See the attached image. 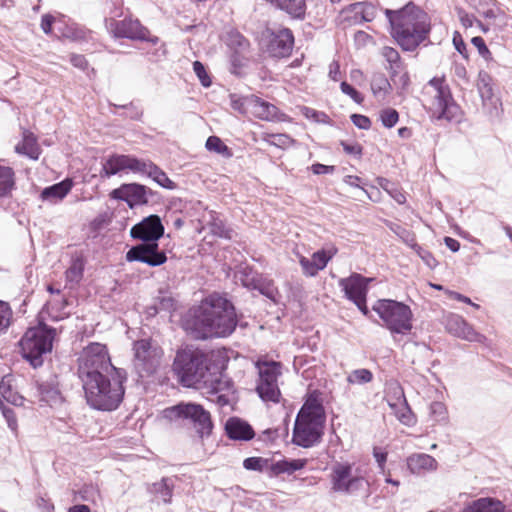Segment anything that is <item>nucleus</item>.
<instances>
[{"instance_id":"423d86ee","label":"nucleus","mask_w":512,"mask_h":512,"mask_svg":"<svg viewBox=\"0 0 512 512\" xmlns=\"http://www.w3.org/2000/svg\"><path fill=\"white\" fill-rule=\"evenodd\" d=\"M55 329L47 325L29 328L20 340L23 357L37 368L43 364V355L52 350Z\"/></svg>"},{"instance_id":"cd10ccee","label":"nucleus","mask_w":512,"mask_h":512,"mask_svg":"<svg viewBox=\"0 0 512 512\" xmlns=\"http://www.w3.org/2000/svg\"><path fill=\"white\" fill-rule=\"evenodd\" d=\"M210 382V391L212 395H215V401L219 406L228 405L230 402L229 392L232 390V385L228 380H222L220 377H212Z\"/></svg>"},{"instance_id":"6ab92c4d","label":"nucleus","mask_w":512,"mask_h":512,"mask_svg":"<svg viewBox=\"0 0 512 512\" xmlns=\"http://www.w3.org/2000/svg\"><path fill=\"white\" fill-rule=\"evenodd\" d=\"M164 227L161 219L157 215H150L144 218L141 222L135 224L131 230L130 235L134 239H139L144 242H157L163 236Z\"/></svg>"},{"instance_id":"5fc2aeb1","label":"nucleus","mask_w":512,"mask_h":512,"mask_svg":"<svg viewBox=\"0 0 512 512\" xmlns=\"http://www.w3.org/2000/svg\"><path fill=\"white\" fill-rule=\"evenodd\" d=\"M303 114L310 119H313L316 122L326 123L329 120V117L324 112L317 111L315 109L304 107Z\"/></svg>"},{"instance_id":"e433bc0d","label":"nucleus","mask_w":512,"mask_h":512,"mask_svg":"<svg viewBox=\"0 0 512 512\" xmlns=\"http://www.w3.org/2000/svg\"><path fill=\"white\" fill-rule=\"evenodd\" d=\"M378 185L385 190L398 204H404L406 197L397 185L386 178H378Z\"/></svg>"},{"instance_id":"f3484780","label":"nucleus","mask_w":512,"mask_h":512,"mask_svg":"<svg viewBox=\"0 0 512 512\" xmlns=\"http://www.w3.org/2000/svg\"><path fill=\"white\" fill-rule=\"evenodd\" d=\"M128 262L138 261L149 266L156 267L166 262L167 257L163 251L159 250L157 242H142L133 246L126 253Z\"/></svg>"},{"instance_id":"4be33fe9","label":"nucleus","mask_w":512,"mask_h":512,"mask_svg":"<svg viewBox=\"0 0 512 512\" xmlns=\"http://www.w3.org/2000/svg\"><path fill=\"white\" fill-rule=\"evenodd\" d=\"M361 281H364V276L359 273H352L349 277L341 278L338 282L345 297L351 302L367 297V289L363 286Z\"/></svg>"},{"instance_id":"7ed1b4c3","label":"nucleus","mask_w":512,"mask_h":512,"mask_svg":"<svg viewBox=\"0 0 512 512\" xmlns=\"http://www.w3.org/2000/svg\"><path fill=\"white\" fill-rule=\"evenodd\" d=\"M126 380L124 370L117 373H104L96 377L82 379L87 403L98 410L116 409L124 396L123 382Z\"/></svg>"},{"instance_id":"5701e85b","label":"nucleus","mask_w":512,"mask_h":512,"mask_svg":"<svg viewBox=\"0 0 512 512\" xmlns=\"http://www.w3.org/2000/svg\"><path fill=\"white\" fill-rule=\"evenodd\" d=\"M250 114L264 121H283L286 115L272 103L255 95Z\"/></svg>"},{"instance_id":"864d4df0","label":"nucleus","mask_w":512,"mask_h":512,"mask_svg":"<svg viewBox=\"0 0 512 512\" xmlns=\"http://www.w3.org/2000/svg\"><path fill=\"white\" fill-rule=\"evenodd\" d=\"M398 420L405 425H412L414 423V416L410 408L406 405V402L402 404L399 411L396 412Z\"/></svg>"},{"instance_id":"f03ea898","label":"nucleus","mask_w":512,"mask_h":512,"mask_svg":"<svg viewBox=\"0 0 512 512\" xmlns=\"http://www.w3.org/2000/svg\"><path fill=\"white\" fill-rule=\"evenodd\" d=\"M391 35L404 51L412 52L429 38L431 23L427 13L409 2L399 10L386 9Z\"/></svg>"},{"instance_id":"774afa93","label":"nucleus","mask_w":512,"mask_h":512,"mask_svg":"<svg viewBox=\"0 0 512 512\" xmlns=\"http://www.w3.org/2000/svg\"><path fill=\"white\" fill-rule=\"evenodd\" d=\"M311 170L314 174H328L333 172L334 167L333 166H327L323 165L321 163H316L311 166Z\"/></svg>"},{"instance_id":"4d7b16f0","label":"nucleus","mask_w":512,"mask_h":512,"mask_svg":"<svg viewBox=\"0 0 512 512\" xmlns=\"http://www.w3.org/2000/svg\"><path fill=\"white\" fill-rule=\"evenodd\" d=\"M430 413L435 417L436 421H442L446 419V407L442 402L431 403Z\"/></svg>"},{"instance_id":"680f3d73","label":"nucleus","mask_w":512,"mask_h":512,"mask_svg":"<svg viewBox=\"0 0 512 512\" xmlns=\"http://www.w3.org/2000/svg\"><path fill=\"white\" fill-rule=\"evenodd\" d=\"M344 151L353 156V157H359L361 156L362 147L357 143H348V142H342Z\"/></svg>"},{"instance_id":"9b49d317","label":"nucleus","mask_w":512,"mask_h":512,"mask_svg":"<svg viewBox=\"0 0 512 512\" xmlns=\"http://www.w3.org/2000/svg\"><path fill=\"white\" fill-rule=\"evenodd\" d=\"M100 176L109 178L130 169L134 172L145 173L164 188H173L174 183L153 162H101Z\"/></svg>"},{"instance_id":"69168bd1","label":"nucleus","mask_w":512,"mask_h":512,"mask_svg":"<svg viewBox=\"0 0 512 512\" xmlns=\"http://www.w3.org/2000/svg\"><path fill=\"white\" fill-rule=\"evenodd\" d=\"M458 14L463 26H465L466 28L473 26L475 20V17L473 15L468 14L462 9L459 10Z\"/></svg>"},{"instance_id":"bb28decb","label":"nucleus","mask_w":512,"mask_h":512,"mask_svg":"<svg viewBox=\"0 0 512 512\" xmlns=\"http://www.w3.org/2000/svg\"><path fill=\"white\" fill-rule=\"evenodd\" d=\"M437 461L431 455L415 453L407 458L408 469L413 474H423L437 469Z\"/></svg>"},{"instance_id":"de8ad7c7","label":"nucleus","mask_w":512,"mask_h":512,"mask_svg":"<svg viewBox=\"0 0 512 512\" xmlns=\"http://www.w3.org/2000/svg\"><path fill=\"white\" fill-rule=\"evenodd\" d=\"M392 231L403 240L408 246L415 247L416 246V238L415 234L399 225H395V227H391Z\"/></svg>"},{"instance_id":"13d9d810","label":"nucleus","mask_w":512,"mask_h":512,"mask_svg":"<svg viewBox=\"0 0 512 512\" xmlns=\"http://www.w3.org/2000/svg\"><path fill=\"white\" fill-rule=\"evenodd\" d=\"M453 45L455 47V50L459 54H461L464 58H468L466 44H465L464 40L462 39L460 33L457 31L453 35Z\"/></svg>"},{"instance_id":"49530a36","label":"nucleus","mask_w":512,"mask_h":512,"mask_svg":"<svg viewBox=\"0 0 512 512\" xmlns=\"http://www.w3.org/2000/svg\"><path fill=\"white\" fill-rule=\"evenodd\" d=\"M268 465V460L262 457H249L243 461L246 470L262 472Z\"/></svg>"},{"instance_id":"ddd939ff","label":"nucleus","mask_w":512,"mask_h":512,"mask_svg":"<svg viewBox=\"0 0 512 512\" xmlns=\"http://www.w3.org/2000/svg\"><path fill=\"white\" fill-rule=\"evenodd\" d=\"M259 380L256 386L260 398L264 401L279 402L280 389L278 377L281 375V366L277 362L258 363Z\"/></svg>"},{"instance_id":"6e6d98bb","label":"nucleus","mask_w":512,"mask_h":512,"mask_svg":"<svg viewBox=\"0 0 512 512\" xmlns=\"http://www.w3.org/2000/svg\"><path fill=\"white\" fill-rule=\"evenodd\" d=\"M350 119L359 129L368 130L371 127V120L365 115L355 113L350 116Z\"/></svg>"},{"instance_id":"72a5a7b5","label":"nucleus","mask_w":512,"mask_h":512,"mask_svg":"<svg viewBox=\"0 0 512 512\" xmlns=\"http://www.w3.org/2000/svg\"><path fill=\"white\" fill-rule=\"evenodd\" d=\"M238 279L248 289L261 290L262 277L253 268L245 266L238 271Z\"/></svg>"},{"instance_id":"09e8293b","label":"nucleus","mask_w":512,"mask_h":512,"mask_svg":"<svg viewBox=\"0 0 512 512\" xmlns=\"http://www.w3.org/2000/svg\"><path fill=\"white\" fill-rule=\"evenodd\" d=\"M83 275V266L81 262H73V264L65 272L66 280L68 282L78 283Z\"/></svg>"},{"instance_id":"79ce46f5","label":"nucleus","mask_w":512,"mask_h":512,"mask_svg":"<svg viewBox=\"0 0 512 512\" xmlns=\"http://www.w3.org/2000/svg\"><path fill=\"white\" fill-rule=\"evenodd\" d=\"M380 120L384 127L392 128L399 120V113L394 108H385L380 111Z\"/></svg>"},{"instance_id":"a878e982","label":"nucleus","mask_w":512,"mask_h":512,"mask_svg":"<svg viewBox=\"0 0 512 512\" xmlns=\"http://www.w3.org/2000/svg\"><path fill=\"white\" fill-rule=\"evenodd\" d=\"M14 149L17 154L26 156L31 160H38L41 154L37 137L33 132L27 129L23 130L22 140L15 145Z\"/></svg>"},{"instance_id":"0e129e2a","label":"nucleus","mask_w":512,"mask_h":512,"mask_svg":"<svg viewBox=\"0 0 512 512\" xmlns=\"http://www.w3.org/2000/svg\"><path fill=\"white\" fill-rule=\"evenodd\" d=\"M471 43L478 49L479 54H489V49L481 36L473 37Z\"/></svg>"},{"instance_id":"e2e57ef3","label":"nucleus","mask_w":512,"mask_h":512,"mask_svg":"<svg viewBox=\"0 0 512 512\" xmlns=\"http://www.w3.org/2000/svg\"><path fill=\"white\" fill-rule=\"evenodd\" d=\"M55 21V18L51 14H44L41 18V29L45 34H50L52 32V26Z\"/></svg>"},{"instance_id":"c756f323","label":"nucleus","mask_w":512,"mask_h":512,"mask_svg":"<svg viewBox=\"0 0 512 512\" xmlns=\"http://www.w3.org/2000/svg\"><path fill=\"white\" fill-rule=\"evenodd\" d=\"M482 99L483 107L487 110L491 117H499L502 112V103L493 93L492 87H482L478 89Z\"/></svg>"},{"instance_id":"9d476101","label":"nucleus","mask_w":512,"mask_h":512,"mask_svg":"<svg viewBox=\"0 0 512 512\" xmlns=\"http://www.w3.org/2000/svg\"><path fill=\"white\" fill-rule=\"evenodd\" d=\"M162 357V348L150 338L133 343V368L141 378L153 375L159 368Z\"/></svg>"},{"instance_id":"ea45409f","label":"nucleus","mask_w":512,"mask_h":512,"mask_svg":"<svg viewBox=\"0 0 512 512\" xmlns=\"http://www.w3.org/2000/svg\"><path fill=\"white\" fill-rule=\"evenodd\" d=\"M371 90L374 95H379L383 93L386 95L391 90V84L386 76L382 73L375 74L371 81Z\"/></svg>"},{"instance_id":"473e14b6","label":"nucleus","mask_w":512,"mask_h":512,"mask_svg":"<svg viewBox=\"0 0 512 512\" xmlns=\"http://www.w3.org/2000/svg\"><path fill=\"white\" fill-rule=\"evenodd\" d=\"M463 512H504V505L499 500L480 498L468 505Z\"/></svg>"},{"instance_id":"4c0bfd02","label":"nucleus","mask_w":512,"mask_h":512,"mask_svg":"<svg viewBox=\"0 0 512 512\" xmlns=\"http://www.w3.org/2000/svg\"><path fill=\"white\" fill-rule=\"evenodd\" d=\"M14 186V172L10 167L0 166V198L6 196Z\"/></svg>"},{"instance_id":"c9c22d12","label":"nucleus","mask_w":512,"mask_h":512,"mask_svg":"<svg viewBox=\"0 0 512 512\" xmlns=\"http://www.w3.org/2000/svg\"><path fill=\"white\" fill-rule=\"evenodd\" d=\"M205 147L208 151L215 152L223 158H230L233 156L231 149L215 135L208 137Z\"/></svg>"},{"instance_id":"58836bf2","label":"nucleus","mask_w":512,"mask_h":512,"mask_svg":"<svg viewBox=\"0 0 512 512\" xmlns=\"http://www.w3.org/2000/svg\"><path fill=\"white\" fill-rule=\"evenodd\" d=\"M346 380L352 385H364L373 380V373L366 368L355 369L348 374Z\"/></svg>"},{"instance_id":"39448f33","label":"nucleus","mask_w":512,"mask_h":512,"mask_svg":"<svg viewBox=\"0 0 512 512\" xmlns=\"http://www.w3.org/2000/svg\"><path fill=\"white\" fill-rule=\"evenodd\" d=\"M173 372L186 387H198L208 383V365L204 353L199 349L179 350L173 362Z\"/></svg>"},{"instance_id":"a211bd4d","label":"nucleus","mask_w":512,"mask_h":512,"mask_svg":"<svg viewBox=\"0 0 512 512\" xmlns=\"http://www.w3.org/2000/svg\"><path fill=\"white\" fill-rule=\"evenodd\" d=\"M338 249L335 246H329L314 252L311 258L300 255L299 264L302 272L307 277H314L319 271L323 270L328 262L337 254Z\"/></svg>"},{"instance_id":"37998d69","label":"nucleus","mask_w":512,"mask_h":512,"mask_svg":"<svg viewBox=\"0 0 512 512\" xmlns=\"http://www.w3.org/2000/svg\"><path fill=\"white\" fill-rule=\"evenodd\" d=\"M12 319V310L7 302L0 300V334L5 332L10 326Z\"/></svg>"},{"instance_id":"8fccbe9b","label":"nucleus","mask_w":512,"mask_h":512,"mask_svg":"<svg viewBox=\"0 0 512 512\" xmlns=\"http://www.w3.org/2000/svg\"><path fill=\"white\" fill-rule=\"evenodd\" d=\"M340 89L342 93L348 95L355 103L361 104L364 101L363 95L346 81L341 82Z\"/></svg>"},{"instance_id":"bf43d9fd","label":"nucleus","mask_w":512,"mask_h":512,"mask_svg":"<svg viewBox=\"0 0 512 512\" xmlns=\"http://www.w3.org/2000/svg\"><path fill=\"white\" fill-rule=\"evenodd\" d=\"M387 452L380 447H374L373 456L378 464L379 469L384 473L385 464L387 461Z\"/></svg>"},{"instance_id":"2eb2a0df","label":"nucleus","mask_w":512,"mask_h":512,"mask_svg":"<svg viewBox=\"0 0 512 512\" xmlns=\"http://www.w3.org/2000/svg\"><path fill=\"white\" fill-rule=\"evenodd\" d=\"M264 37L266 52L271 57L285 58L290 56L294 45V36L289 28H267Z\"/></svg>"},{"instance_id":"f8f14e48","label":"nucleus","mask_w":512,"mask_h":512,"mask_svg":"<svg viewBox=\"0 0 512 512\" xmlns=\"http://www.w3.org/2000/svg\"><path fill=\"white\" fill-rule=\"evenodd\" d=\"M353 472V465L350 463H336L332 467L331 483L335 492L355 494L361 489L369 486L364 476Z\"/></svg>"},{"instance_id":"c85d7f7f","label":"nucleus","mask_w":512,"mask_h":512,"mask_svg":"<svg viewBox=\"0 0 512 512\" xmlns=\"http://www.w3.org/2000/svg\"><path fill=\"white\" fill-rule=\"evenodd\" d=\"M71 188L72 182L70 180H64L44 188L41 192V198L43 201L56 203L62 200L70 192Z\"/></svg>"},{"instance_id":"dca6fc26","label":"nucleus","mask_w":512,"mask_h":512,"mask_svg":"<svg viewBox=\"0 0 512 512\" xmlns=\"http://www.w3.org/2000/svg\"><path fill=\"white\" fill-rule=\"evenodd\" d=\"M108 27L115 38L147 41L153 45H156L159 42V38L156 36H150L149 30L142 26L138 19H110Z\"/></svg>"},{"instance_id":"6e6552de","label":"nucleus","mask_w":512,"mask_h":512,"mask_svg":"<svg viewBox=\"0 0 512 512\" xmlns=\"http://www.w3.org/2000/svg\"><path fill=\"white\" fill-rule=\"evenodd\" d=\"M162 415L169 421H189L200 437L210 435L213 428L210 413L197 403L180 402L164 409Z\"/></svg>"},{"instance_id":"412c9836","label":"nucleus","mask_w":512,"mask_h":512,"mask_svg":"<svg viewBox=\"0 0 512 512\" xmlns=\"http://www.w3.org/2000/svg\"><path fill=\"white\" fill-rule=\"evenodd\" d=\"M112 197L125 201L131 208L148 202L145 186L135 183L124 184L113 190Z\"/></svg>"},{"instance_id":"393cba45","label":"nucleus","mask_w":512,"mask_h":512,"mask_svg":"<svg viewBox=\"0 0 512 512\" xmlns=\"http://www.w3.org/2000/svg\"><path fill=\"white\" fill-rule=\"evenodd\" d=\"M225 431L232 440L249 441L255 436L251 425L237 417H232L227 420Z\"/></svg>"},{"instance_id":"aec40b11","label":"nucleus","mask_w":512,"mask_h":512,"mask_svg":"<svg viewBox=\"0 0 512 512\" xmlns=\"http://www.w3.org/2000/svg\"><path fill=\"white\" fill-rule=\"evenodd\" d=\"M447 331L467 341L481 342L485 337L473 330V328L459 315L450 314L445 319Z\"/></svg>"},{"instance_id":"2f4dec72","label":"nucleus","mask_w":512,"mask_h":512,"mask_svg":"<svg viewBox=\"0 0 512 512\" xmlns=\"http://www.w3.org/2000/svg\"><path fill=\"white\" fill-rule=\"evenodd\" d=\"M349 10L354 12V24L371 22L376 15V8L373 4L367 2H357L349 6Z\"/></svg>"},{"instance_id":"603ef678","label":"nucleus","mask_w":512,"mask_h":512,"mask_svg":"<svg viewBox=\"0 0 512 512\" xmlns=\"http://www.w3.org/2000/svg\"><path fill=\"white\" fill-rule=\"evenodd\" d=\"M269 142L279 148H286L293 143V139L287 134H271Z\"/></svg>"},{"instance_id":"052dcab7","label":"nucleus","mask_w":512,"mask_h":512,"mask_svg":"<svg viewBox=\"0 0 512 512\" xmlns=\"http://www.w3.org/2000/svg\"><path fill=\"white\" fill-rule=\"evenodd\" d=\"M69 61L74 67L80 70L85 71L88 68V61L84 55L73 53L70 55Z\"/></svg>"},{"instance_id":"c03bdc74","label":"nucleus","mask_w":512,"mask_h":512,"mask_svg":"<svg viewBox=\"0 0 512 512\" xmlns=\"http://www.w3.org/2000/svg\"><path fill=\"white\" fill-rule=\"evenodd\" d=\"M193 71L195 75L198 77L200 83L204 87H210L212 84V80L210 75L208 74L205 65L200 61L193 62Z\"/></svg>"},{"instance_id":"a18cd8bd","label":"nucleus","mask_w":512,"mask_h":512,"mask_svg":"<svg viewBox=\"0 0 512 512\" xmlns=\"http://www.w3.org/2000/svg\"><path fill=\"white\" fill-rule=\"evenodd\" d=\"M382 55L390 66L394 68H403L400 54L396 49L386 46L383 48Z\"/></svg>"},{"instance_id":"7c9ffc66","label":"nucleus","mask_w":512,"mask_h":512,"mask_svg":"<svg viewBox=\"0 0 512 512\" xmlns=\"http://www.w3.org/2000/svg\"><path fill=\"white\" fill-rule=\"evenodd\" d=\"M307 464L306 459H282L276 462H273L270 465V471L274 475L280 474H292L295 471L303 469Z\"/></svg>"},{"instance_id":"338daca9","label":"nucleus","mask_w":512,"mask_h":512,"mask_svg":"<svg viewBox=\"0 0 512 512\" xmlns=\"http://www.w3.org/2000/svg\"><path fill=\"white\" fill-rule=\"evenodd\" d=\"M121 107L129 110V117L131 119L139 120L143 115V111L135 107L132 102Z\"/></svg>"},{"instance_id":"1a4fd4ad","label":"nucleus","mask_w":512,"mask_h":512,"mask_svg":"<svg viewBox=\"0 0 512 512\" xmlns=\"http://www.w3.org/2000/svg\"><path fill=\"white\" fill-rule=\"evenodd\" d=\"M373 310L379 315L385 327L392 334L405 335L413 327L412 311L409 306L402 302L382 299L377 302Z\"/></svg>"},{"instance_id":"20e7f679","label":"nucleus","mask_w":512,"mask_h":512,"mask_svg":"<svg viewBox=\"0 0 512 512\" xmlns=\"http://www.w3.org/2000/svg\"><path fill=\"white\" fill-rule=\"evenodd\" d=\"M326 416L323 405L315 398L308 399L297 414L292 443L311 448L320 442Z\"/></svg>"},{"instance_id":"f257e3e1","label":"nucleus","mask_w":512,"mask_h":512,"mask_svg":"<svg viewBox=\"0 0 512 512\" xmlns=\"http://www.w3.org/2000/svg\"><path fill=\"white\" fill-rule=\"evenodd\" d=\"M237 326L232 303L219 294H211L189 309L183 319L184 329L195 339L229 336Z\"/></svg>"},{"instance_id":"3c124183","label":"nucleus","mask_w":512,"mask_h":512,"mask_svg":"<svg viewBox=\"0 0 512 512\" xmlns=\"http://www.w3.org/2000/svg\"><path fill=\"white\" fill-rule=\"evenodd\" d=\"M412 249L415 250L417 255L424 261V263L429 268H434L437 265L436 259L433 257V255L427 251L426 249L422 248L420 245L416 243L415 247H412Z\"/></svg>"},{"instance_id":"a19ab883","label":"nucleus","mask_w":512,"mask_h":512,"mask_svg":"<svg viewBox=\"0 0 512 512\" xmlns=\"http://www.w3.org/2000/svg\"><path fill=\"white\" fill-rule=\"evenodd\" d=\"M173 481L163 478L161 482L154 484L155 492L160 495L164 503H169L172 497Z\"/></svg>"},{"instance_id":"4468645a","label":"nucleus","mask_w":512,"mask_h":512,"mask_svg":"<svg viewBox=\"0 0 512 512\" xmlns=\"http://www.w3.org/2000/svg\"><path fill=\"white\" fill-rule=\"evenodd\" d=\"M429 84L436 89L434 97V106L438 111L436 119H445L447 121H459L460 106L454 101L450 88L440 78H432Z\"/></svg>"},{"instance_id":"b1692460","label":"nucleus","mask_w":512,"mask_h":512,"mask_svg":"<svg viewBox=\"0 0 512 512\" xmlns=\"http://www.w3.org/2000/svg\"><path fill=\"white\" fill-rule=\"evenodd\" d=\"M37 393L39 401L50 407H57L61 405L64 400L58 388V383L54 379L38 383Z\"/></svg>"},{"instance_id":"0eeeda50","label":"nucleus","mask_w":512,"mask_h":512,"mask_svg":"<svg viewBox=\"0 0 512 512\" xmlns=\"http://www.w3.org/2000/svg\"><path fill=\"white\" fill-rule=\"evenodd\" d=\"M117 370L111 363L106 346L101 343H90L78 358V375L81 380L104 373L115 374Z\"/></svg>"},{"instance_id":"f704fd0d","label":"nucleus","mask_w":512,"mask_h":512,"mask_svg":"<svg viewBox=\"0 0 512 512\" xmlns=\"http://www.w3.org/2000/svg\"><path fill=\"white\" fill-rule=\"evenodd\" d=\"M255 95H238V94H230V104L231 107L238 111L241 114H250V110L253 104Z\"/></svg>"}]
</instances>
